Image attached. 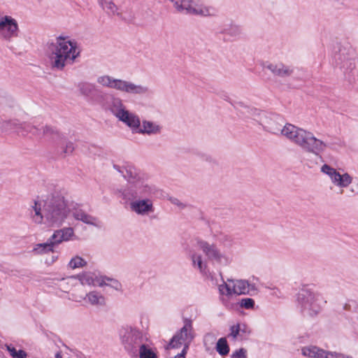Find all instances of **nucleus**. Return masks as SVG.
<instances>
[{
    "mask_svg": "<svg viewBox=\"0 0 358 358\" xmlns=\"http://www.w3.org/2000/svg\"><path fill=\"white\" fill-rule=\"evenodd\" d=\"M266 68L275 76L286 78L290 76L293 73L291 66L285 65L282 63L269 64Z\"/></svg>",
    "mask_w": 358,
    "mask_h": 358,
    "instance_id": "obj_23",
    "label": "nucleus"
},
{
    "mask_svg": "<svg viewBox=\"0 0 358 358\" xmlns=\"http://www.w3.org/2000/svg\"><path fill=\"white\" fill-rule=\"evenodd\" d=\"M0 132L11 134L15 133L17 135L25 136L28 134H38L37 129L29 122H20L17 120H6L0 118Z\"/></svg>",
    "mask_w": 358,
    "mask_h": 358,
    "instance_id": "obj_10",
    "label": "nucleus"
},
{
    "mask_svg": "<svg viewBox=\"0 0 358 358\" xmlns=\"http://www.w3.org/2000/svg\"><path fill=\"white\" fill-rule=\"evenodd\" d=\"M97 83L103 87L115 89L128 94H144L148 92V87L141 85L114 78L109 76H102L97 78Z\"/></svg>",
    "mask_w": 358,
    "mask_h": 358,
    "instance_id": "obj_6",
    "label": "nucleus"
},
{
    "mask_svg": "<svg viewBox=\"0 0 358 358\" xmlns=\"http://www.w3.org/2000/svg\"><path fill=\"white\" fill-rule=\"evenodd\" d=\"M33 127L38 130V134H32L34 136L38 138H49L53 142L58 143L59 141H62L64 138V136L60 133L55 127L50 125H34Z\"/></svg>",
    "mask_w": 358,
    "mask_h": 358,
    "instance_id": "obj_18",
    "label": "nucleus"
},
{
    "mask_svg": "<svg viewBox=\"0 0 358 358\" xmlns=\"http://www.w3.org/2000/svg\"><path fill=\"white\" fill-rule=\"evenodd\" d=\"M283 136L293 143L300 147L305 152L320 156L327 148V144L317 138L312 132L292 124H286L283 127Z\"/></svg>",
    "mask_w": 358,
    "mask_h": 358,
    "instance_id": "obj_3",
    "label": "nucleus"
},
{
    "mask_svg": "<svg viewBox=\"0 0 358 358\" xmlns=\"http://www.w3.org/2000/svg\"><path fill=\"white\" fill-rule=\"evenodd\" d=\"M336 65L343 72L350 81L358 79V71L356 68L355 54L352 48H341L334 55Z\"/></svg>",
    "mask_w": 358,
    "mask_h": 358,
    "instance_id": "obj_5",
    "label": "nucleus"
},
{
    "mask_svg": "<svg viewBox=\"0 0 358 358\" xmlns=\"http://www.w3.org/2000/svg\"><path fill=\"white\" fill-rule=\"evenodd\" d=\"M226 240H227L229 242H231V240L229 237L226 236Z\"/></svg>",
    "mask_w": 358,
    "mask_h": 358,
    "instance_id": "obj_54",
    "label": "nucleus"
},
{
    "mask_svg": "<svg viewBox=\"0 0 358 358\" xmlns=\"http://www.w3.org/2000/svg\"><path fill=\"white\" fill-rule=\"evenodd\" d=\"M54 248L51 241L48 240L45 243L36 244L32 251L35 255H43L50 252H53Z\"/></svg>",
    "mask_w": 358,
    "mask_h": 358,
    "instance_id": "obj_30",
    "label": "nucleus"
},
{
    "mask_svg": "<svg viewBox=\"0 0 358 358\" xmlns=\"http://www.w3.org/2000/svg\"><path fill=\"white\" fill-rule=\"evenodd\" d=\"M320 295L307 287L301 289L297 295V301L301 311L308 316H315L320 311Z\"/></svg>",
    "mask_w": 358,
    "mask_h": 358,
    "instance_id": "obj_8",
    "label": "nucleus"
},
{
    "mask_svg": "<svg viewBox=\"0 0 358 358\" xmlns=\"http://www.w3.org/2000/svg\"><path fill=\"white\" fill-rule=\"evenodd\" d=\"M239 304L245 309H252L255 306V301L251 298H244L240 301Z\"/></svg>",
    "mask_w": 358,
    "mask_h": 358,
    "instance_id": "obj_44",
    "label": "nucleus"
},
{
    "mask_svg": "<svg viewBox=\"0 0 358 358\" xmlns=\"http://www.w3.org/2000/svg\"><path fill=\"white\" fill-rule=\"evenodd\" d=\"M60 142L64 143L63 146L62 147V155L66 156L73 153L75 148L73 143L71 141H66V138L64 137L62 141H59L57 143H59Z\"/></svg>",
    "mask_w": 358,
    "mask_h": 358,
    "instance_id": "obj_37",
    "label": "nucleus"
},
{
    "mask_svg": "<svg viewBox=\"0 0 358 358\" xmlns=\"http://www.w3.org/2000/svg\"><path fill=\"white\" fill-rule=\"evenodd\" d=\"M196 337L193 327V322L189 318L183 319V326L172 337L166 349L183 348L189 349L191 343Z\"/></svg>",
    "mask_w": 358,
    "mask_h": 358,
    "instance_id": "obj_7",
    "label": "nucleus"
},
{
    "mask_svg": "<svg viewBox=\"0 0 358 358\" xmlns=\"http://www.w3.org/2000/svg\"><path fill=\"white\" fill-rule=\"evenodd\" d=\"M218 289L221 295L231 296L234 294L232 287H231L230 285L227 284L225 282L219 285Z\"/></svg>",
    "mask_w": 358,
    "mask_h": 358,
    "instance_id": "obj_42",
    "label": "nucleus"
},
{
    "mask_svg": "<svg viewBox=\"0 0 358 358\" xmlns=\"http://www.w3.org/2000/svg\"><path fill=\"white\" fill-rule=\"evenodd\" d=\"M192 264L197 266L201 273L206 274L208 272L207 262L202 260L201 255L194 253L191 256Z\"/></svg>",
    "mask_w": 358,
    "mask_h": 358,
    "instance_id": "obj_32",
    "label": "nucleus"
},
{
    "mask_svg": "<svg viewBox=\"0 0 358 358\" xmlns=\"http://www.w3.org/2000/svg\"><path fill=\"white\" fill-rule=\"evenodd\" d=\"M72 214L73 217L77 220L82 221L85 224L93 225L96 227H100V221L96 217L86 213L80 208H74Z\"/></svg>",
    "mask_w": 358,
    "mask_h": 358,
    "instance_id": "obj_25",
    "label": "nucleus"
},
{
    "mask_svg": "<svg viewBox=\"0 0 358 358\" xmlns=\"http://www.w3.org/2000/svg\"><path fill=\"white\" fill-rule=\"evenodd\" d=\"M55 358H62V355L59 353L56 354Z\"/></svg>",
    "mask_w": 358,
    "mask_h": 358,
    "instance_id": "obj_53",
    "label": "nucleus"
},
{
    "mask_svg": "<svg viewBox=\"0 0 358 358\" xmlns=\"http://www.w3.org/2000/svg\"><path fill=\"white\" fill-rule=\"evenodd\" d=\"M50 66L52 69L62 71L66 65L73 64L80 56V50L74 41L62 36L56 38V41L49 47Z\"/></svg>",
    "mask_w": 358,
    "mask_h": 358,
    "instance_id": "obj_2",
    "label": "nucleus"
},
{
    "mask_svg": "<svg viewBox=\"0 0 358 358\" xmlns=\"http://www.w3.org/2000/svg\"><path fill=\"white\" fill-rule=\"evenodd\" d=\"M14 103L13 99L7 94H0V107H12Z\"/></svg>",
    "mask_w": 358,
    "mask_h": 358,
    "instance_id": "obj_40",
    "label": "nucleus"
},
{
    "mask_svg": "<svg viewBox=\"0 0 358 358\" xmlns=\"http://www.w3.org/2000/svg\"><path fill=\"white\" fill-rule=\"evenodd\" d=\"M24 358H27V357H24Z\"/></svg>",
    "mask_w": 358,
    "mask_h": 358,
    "instance_id": "obj_55",
    "label": "nucleus"
},
{
    "mask_svg": "<svg viewBox=\"0 0 358 358\" xmlns=\"http://www.w3.org/2000/svg\"><path fill=\"white\" fill-rule=\"evenodd\" d=\"M215 339V338L213 334L208 333L203 337V342H204L205 345H206V343L208 342L212 343Z\"/></svg>",
    "mask_w": 358,
    "mask_h": 358,
    "instance_id": "obj_48",
    "label": "nucleus"
},
{
    "mask_svg": "<svg viewBox=\"0 0 358 358\" xmlns=\"http://www.w3.org/2000/svg\"><path fill=\"white\" fill-rule=\"evenodd\" d=\"M229 282L233 283L232 291L234 294H246L250 292V289L255 290V285L249 284V282L245 280H229Z\"/></svg>",
    "mask_w": 358,
    "mask_h": 358,
    "instance_id": "obj_24",
    "label": "nucleus"
},
{
    "mask_svg": "<svg viewBox=\"0 0 358 358\" xmlns=\"http://www.w3.org/2000/svg\"><path fill=\"white\" fill-rule=\"evenodd\" d=\"M101 8L108 15H115L127 22H131L134 20V14L129 8L122 9L117 6L113 0H98Z\"/></svg>",
    "mask_w": 358,
    "mask_h": 358,
    "instance_id": "obj_12",
    "label": "nucleus"
},
{
    "mask_svg": "<svg viewBox=\"0 0 358 358\" xmlns=\"http://www.w3.org/2000/svg\"><path fill=\"white\" fill-rule=\"evenodd\" d=\"M138 351L140 358H157V354L145 343L141 345Z\"/></svg>",
    "mask_w": 358,
    "mask_h": 358,
    "instance_id": "obj_34",
    "label": "nucleus"
},
{
    "mask_svg": "<svg viewBox=\"0 0 358 358\" xmlns=\"http://www.w3.org/2000/svg\"><path fill=\"white\" fill-rule=\"evenodd\" d=\"M157 191L156 187L150 184L144 178L129 185L126 188L117 190L118 196L124 200H131L134 199L149 198L155 194Z\"/></svg>",
    "mask_w": 358,
    "mask_h": 358,
    "instance_id": "obj_4",
    "label": "nucleus"
},
{
    "mask_svg": "<svg viewBox=\"0 0 358 358\" xmlns=\"http://www.w3.org/2000/svg\"><path fill=\"white\" fill-rule=\"evenodd\" d=\"M170 1L173 3V7L176 8L177 12L180 13H184L187 0H170Z\"/></svg>",
    "mask_w": 358,
    "mask_h": 358,
    "instance_id": "obj_43",
    "label": "nucleus"
},
{
    "mask_svg": "<svg viewBox=\"0 0 358 358\" xmlns=\"http://www.w3.org/2000/svg\"><path fill=\"white\" fill-rule=\"evenodd\" d=\"M73 235V230L71 227H66L56 230L54 234L48 238L52 243L53 247L58 245L63 241L70 240Z\"/></svg>",
    "mask_w": 358,
    "mask_h": 358,
    "instance_id": "obj_22",
    "label": "nucleus"
},
{
    "mask_svg": "<svg viewBox=\"0 0 358 358\" xmlns=\"http://www.w3.org/2000/svg\"><path fill=\"white\" fill-rule=\"evenodd\" d=\"M79 94L93 103H99L103 100L102 91L94 83L89 82H80L77 84Z\"/></svg>",
    "mask_w": 358,
    "mask_h": 358,
    "instance_id": "obj_13",
    "label": "nucleus"
},
{
    "mask_svg": "<svg viewBox=\"0 0 358 358\" xmlns=\"http://www.w3.org/2000/svg\"><path fill=\"white\" fill-rule=\"evenodd\" d=\"M18 26L16 20L10 16H4L0 19V34L6 40L17 35Z\"/></svg>",
    "mask_w": 358,
    "mask_h": 358,
    "instance_id": "obj_15",
    "label": "nucleus"
},
{
    "mask_svg": "<svg viewBox=\"0 0 358 358\" xmlns=\"http://www.w3.org/2000/svg\"><path fill=\"white\" fill-rule=\"evenodd\" d=\"M188 350L189 349L183 348L182 351H181V352H180L178 355H176L174 357V358H185V355H186Z\"/></svg>",
    "mask_w": 358,
    "mask_h": 358,
    "instance_id": "obj_50",
    "label": "nucleus"
},
{
    "mask_svg": "<svg viewBox=\"0 0 358 358\" xmlns=\"http://www.w3.org/2000/svg\"><path fill=\"white\" fill-rule=\"evenodd\" d=\"M108 280H110V281H113V287L116 289H119V287L120 286V282L116 280H113V279H110L109 278H107Z\"/></svg>",
    "mask_w": 358,
    "mask_h": 358,
    "instance_id": "obj_51",
    "label": "nucleus"
},
{
    "mask_svg": "<svg viewBox=\"0 0 358 358\" xmlns=\"http://www.w3.org/2000/svg\"><path fill=\"white\" fill-rule=\"evenodd\" d=\"M322 349L316 346H307L301 350V353L303 356L309 358H320Z\"/></svg>",
    "mask_w": 358,
    "mask_h": 358,
    "instance_id": "obj_33",
    "label": "nucleus"
},
{
    "mask_svg": "<svg viewBox=\"0 0 358 358\" xmlns=\"http://www.w3.org/2000/svg\"><path fill=\"white\" fill-rule=\"evenodd\" d=\"M130 201L131 211L139 215H147L154 211L153 203L150 198H141L127 200Z\"/></svg>",
    "mask_w": 358,
    "mask_h": 358,
    "instance_id": "obj_16",
    "label": "nucleus"
},
{
    "mask_svg": "<svg viewBox=\"0 0 358 358\" xmlns=\"http://www.w3.org/2000/svg\"><path fill=\"white\" fill-rule=\"evenodd\" d=\"M216 350L220 355H227L229 352V347L225 338H221L218 340L216 345Z\"/></svg>",
    "mask_w": 358,
    "mask_h": 358,
    "instance_id": "obj_36",
    "label": "nucleus"
},
{
    "mask_svg": "<svg viewBox=\"0 0 358 358\" xmlns=\"http://www.w3.org/2000/svg\"><path fill=\"white\" fill-rule=\"evenodd\" d=\"M231 358H247L246 350L241 348L232 353Z\"/></svg>",
    "mask_w": 358,
    "mask_h": 358,
    "instance_id": "obj_46",
    "label": "nucleus"
},
{
    "mask_svg": "<svg viewBox=\"0 0 358 358\" xmlns=\"http://www.w3.org/2000/svg\"><path fill=\"white\" fill-rule=\"evenodd\" d=\"M170 201L173 204L178 206L180 208H184L186 206L176 198H171Z\"/></svg>",
    "mask_w": 358,
    "mask_h": 358,
    "instance_id": "obj_49",
    "label": "nucleus"
},
{
    "mask_svg": "<svg viewBox=\"0 0 358 358\" xmlns=\"http://www.w3.org/2000/svg\"><path fill=\"white\" fill-rule=\"evenodd\" d=\"M320 358H353L349 355H345L336 352H329L322 349Z\"/></svg>",
    "mask_w": 358,
    "mask_h": 358,
    "instance_id": "obj_41",
    "label": "nucleus"
},
{
    "mask_svg": "<svg viewBox=\"0 0 358 358\" xmlns=\"http://www.w3.org/2000/svg\"><path fill=\"white\" fill-rule=\"evenodd\" d=\"M160 131L161 127L159 125L150 121L143 120L142 126L136 129V133L151 135L159 134Z\"/></svg>",
    "mask_w": 358,
    "mask_h": 358,
    "instance_id": "obj_26",
    "label": "nucleus"
},
{
    "mask_svg": "<svg viewBox=\"0 0 358 358\" xmlns=\"http://www.w3.org/2000/svg\"><path fill=\"white\" fill-rule=\"evenodd\" d=\"M321 171L330 177L334 184L341 187H346L352 182V178L348 173L341 175L335 169L327 164H324Z\"/></svg>",
    "mask_w": 358,
    "mask_h": 358,
    "instance_id": "obj_14",
    "label": "nucleus"
},
{
    "mask_svg": "<svg viewBox=\"0 0 358 358\" xmlns=\"http://www.w3.org/2000/svg\"><path fill=\"white\" fill-rule=\"evenodd\" d=\"M242 330H241V333H243V334H246V333H250V331H248L247 330V327L243 324V327H241Z\"/></svg>",
    "mask_w": 358,
    "mask_h": 358,
    "instance_id": "obj_52",
    "label": "nucleus"
},
{
    "mask_svg": "<svg viewBox=\"0 0 358 358\" xmlns=\"http://www.w3.org/2000/svg\"><path fill=\"white\" fill-rule=\"evenodd\" d=\"M243 117L245 120H254L261 124L266 113L257 108L249 106V108H243Z\"/></svg>",
    "mask_w": 358,
    "mask_h": 358,
    "instance_id": "obj_27",
    "label": "nucleus"
},
{
    "mask_svg": "<svg viewBox=\"0 0 358 358\" xmlns=\"http://www.w3.org/2000/svg\"><path fill=\"white\" fill-rule=\"evenodd\" d=\"M31 208L34 211L32 219L35 223L44 222L55 227L62 225L70 213L64 196L59 192H53L42 201H34Z\"/></svg>",
    "mask_w": 358,
    "mask_h": 358,
    "instance_id": "obj_1",
    "label": "nucleus"
},
{
    "mask_svg": "<svg viewBox=\"0 0 358 358\" xmlns=\"http://www.w3.org/2000/svg\"><path fill=\"white\" fill-rule=\"evenodd\" d=\"M234 108L239 111L242 115H243V108H249L248 106L245 105L243 102L238 101L236 102L234 104Z\"/></svg>",
    "mask_w": 358,
    "mask_h": 358,
    "instance_id": "obj_47",
    "label": "nucleus"
},
{
    "mask_svg": "<svg viewBox=\"0 0 358 358\" xmlns=\"http://www.w3.org/2000/svg\"><path fill=\"white\" fill-rule=\"evenodd\" d=\"M120 336L124 349L133 354H136L147 341L141 331L129 327L120 329Z\"/></svg>",
    "mask_w": 358,
    "mask_h": 358,
    "instance_id": "obj_9",
    "label": "nucleus"
},
{
    "mask_svg": "<svg viewBox=\"0 0 358 358\" xmlns=\"http://www.w3.org/2000/svg\"><path fill=\"white\" fill-rule=\"evenodd\" d=\"M87 265V262L79 256L72 258L69 263V266L72 269L82 268Z\"/></svg>",
    "mask_w": 358,
    "mask_h": 358,
    "instance_id": "obj_39",
    "label": "nucleus"
},
{
    "mask_svg": "<svg viewBox=\"0 0 358 358\" xmlns=\"http://www.w3.org/2000/svg\"><path fill=\"white\" fill-rule=\"evenodd\" d=\"M113 168L122 173L123 177L128 181L129 185H131L132 183L138 180V179H141L143 177V175L137 171L135 167L131 165L124 166L123 167L114 165Z\"/></svg>",
    "mask_w": 358,
    "mask_h": 358,
    "instance_id": "obj_20",
    "label": "nucleus"
},
{
    "mask_svg": "<svg viewBox=\"0 0 358 358\" xmlns=\"http://www.w3.org/2000/svg\"><path fill=\"white\" fill-rule=\"evenodd\" d=\"M230 330H231V332H230L229 336H232L234 339H236L237 338V336L238 335H240L241 330H242V329H241V326L239 324H238L236 325H234V326L231 327Z\"/></svg>",
    "mask_w": 358,
    "mask_h": 358,
    "instance_id": "obj_45",
    "label": "nucleus"
},
{
    "mask_svg": "<svg viewBox=\"0 0 358 358\" xmlns=\"http://www.w3.org/2000/svg\"><path fill=\"white\" fill-rule=\"evenodd\" d=\"M126 109L125 106L120 98L113 96L111 98L109 103V110L116 117L120 116Z\"/></svg>",
    "mask_w": 358,
    "mask_h": 358,
    "instance_id": "obj_29",
    "label": "nucleus"
},
{
    "mask_svg": "<svg viewBox=\"0 0 358 358\" xmlns=\"http://www.w3.org/2000/svg\"><path fill=\"white\" fill-rule=\"evenodd\" d=\"M221 33L231 37H238L241 34L242 30L239 25L230 23L224 26Z\"/></svg>",
    "mask_w": 358,
    "mask_h": 358,
    "instance_id": "obj_31",
    "label": "nucleus"
},
{
    "mask_svg": "<svg viewBox=\"0 0 358 358\" xmlns=\"http://www.w3.org/2000/svg\"><path fill=\"white\" fill-rule=\"evenodd\" d=\"M76 278H78L79 279L80 283L83 285H94V280H95L94 274L92 273H90V272H87V273H84L81 275H77Z\"/></svg>",
    "mask_w": 358,
    "mask_h": 358,
    "instance_id": "obj_35",
    "label": "nucleus"
},
{
    "mask_svg": "<svg viewBox=\"0 0 358 358\" xmlns=\"http://www.w3.org/2000/svg\"><path fill=\"white\" fill-rule=\"evenodd\" d=\"M196 243L198 248L209 262L224 265L228 264V257L221 252L215 244L201 239L197 240Z\"/></svg>",
    "mask_w": 358,
    "mask_h": 358,
    "instance_id": "obj_11",
    "label": "nucleus"
},
{
    "mask_svg": "<svg viewBox=\"0 0 358 358\" xmlns=\"http://www.w3.org/2000/svg\"><path fill=\"white\" fill-rule=\"evenodd\" d=\"M283 123L282 118L279 115H271L268 116L265 115L260 125H262L266 131L271 134H281L283 135V132L282 131L283 130V127L282 128Z\"/></svg>",
    "mask_w": 358,
    "mask_h": 358,
    "instance_id": "obj_17",
    "label": "nucleus"
},
{
    "mask_svg": "<svg viewBox=\"0 0 358 358\" xmlns=\"http://www.w3.org/2000/svg\"><path fill=\"white\" fill-rule=\"evenodd\" d=\"M117 118L131 128L133 133H136V129L141 126L139 117L127 109Z\"/></svg>",
    "mask_w": 358,
    "mask_h": 358,
    "instance_id": "obj_21",
    "label": "nucleus"
},
{
    "mask_svg": "<svg viewBox=\"0 0 358 358\" xmlns=\"http://www.w3.org/2000/svg\"><path fill=\"white\" fill-rule=\"evenodd\" d=\"M185 5L183 13L186 15H199L202 17L213 15L210 13V8L201 5H194L193 0H187V3Z\"/></svg>",
    "mask_w": 358,
    "mask_h": 358,
    "instance_id": "obj_19",
    "label": "nucleus"
},
{
    "mask_svg": "<svg viewBox=\"0 0 358 358\" xmlns=\"http://www.w3.org/2000/svg\"><path fill=\"white\" fill-rule=\"evenodd\" d=\"M6 348L13 358H24L27 356V353L25 351L22 350L17 351L12 345L6 344Z\"/></svg>",
    "mask_w": 358,
    "mask_h": 358,
    "instance_id": "obj_38",
    "label": "nucleus"
},
{
    "mask_svg": "<svg viewBox=\"0 0 358 358\" xmlns=\"http://www.w3.org/2000/svg\"><path fill=\"white\" fill-rule=\"evenodd\" d=\"M83 299L87 301L92 306H103L106 304L105 297L101 293L96 291L89 292Z\"/></svg>",
    "mask_w": 358,
    "mask_h": 358,
    "instance_id": "obj_28",
    "label": "nucleus"
}]
</instances>
